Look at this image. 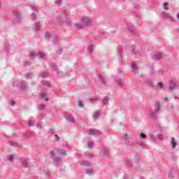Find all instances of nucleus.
<instances>
[{
    "instance_id": "nucleus-24",
    "label": "nucleus",
    "mask_w": 179,
    "mask_h": 179,
    "mask_svg": "<svg viewBox=\"0 0 179 179\" xmlns=\"http://www.w3.org/2000/svg\"><path fill=\"white\" fill-rule=\"evenodd\" d=\"M61 160H62V159H61V158H57L55 159V162H56V163H59V162H61Z\"/></svg>"
},
{
    "instance_id": "nucleus-31",
    "label": "nucleus",
    "mask_w": 179,
    "mask_h": 179,
    "mask_svg": "<svg viewBox=\"0 0 179 179\" xmlns=\"http://www.w3.org/2000/svg\"><path fill=\"white\" fill-rule=\"evenodd\" d=\"M12 106H15V101H12Z\"/></svg>"
},
{
    "instance_id": "nucleus-19",
    "label": "nucleus",
    "mask_w": 179,
    "mask_h": 179,
    "mask_svg": "<svg viewBox=\"0 0 179 179\" xmlns=\"http://www.w3.org/2000/svg\"><path fill=\"white\" fill-rule=\"evenodd\" d=\"M39 108H40L41 110H44V108H45V106H44V105H40V106H39Z\"/></svg>"
},
{
    "instance_id": "nucleus-35",
    "label": "nucleus",
    "mask_w": 179,
    "mask_h": 179,
    "mask_svg": "<svg viewBox=\"0 0 179 179\" xmlns=\"http://www.w3.org/2000/svg\"><path fill=\"white\" fill-rule=\"evenodd\" d=\"M31 55H33V53H31Z\"/></svg>"
},
{
    "instance_id": "nucleus-29",
    "label": "nucleus",
    "mask_w": 179,
    "mask_h": 179,
    "mask_svg": "<svg viewBox=\"0 0 179 179\" xmlns=\"http://www.w3.org/2000/svg\"><path fill=\"white\" fill-rule=\"evenodd\" d=\"M72 122H73V121H75V120L73 119V117H71V118L69 119Z\"/></svg>"
},
{
    "instance_id": "nucleus-26",
    "label": "nucleus",
    "mask_w": 179,
    "mask_h": 179,
    "mask_svg": "<svg viewBox=\"0 0 179 179\" xmlns=\"http://www.w3.org/2000/svg\"><path fill=\"white\" fill-rule=\"evenodd\" d=\"M88 148H93V143H88Z\"/></svg>"
},
{
    "instance_id": "nucleus-34",
    "label": "nucleus",
    "mask_w": 179,
    "mask_h": 179,
    "mask_svg": "<svg viewBox=\"0 0 179 179\" xmlns=\"http://www.w3.org/2000/svg\"><path fill=\"white\" fill-rule=\"evenodd\" d=\"M50 153H51V155H52V154H53V152H50Z\"/></svg>"
},
{
    "instance_id": "nucleus-6",
    "label": "nucleus",
    "mask_w": 179,
    "mask_h": 179,
    "mask_svg": "<svg viewBox=\"0 0 179 179\" xmlns=\"http://www.w3.org/2000/svg\"><path fill=\"white\" fill-rule=\"evenodd\" d=\"M170 89H176V83H174L173 81H171Z\"/></svg>"
},
{
    "instance_id": "nucleus-17",
    "label": "nucleus",
    "mask_w": 179,
    "mask_h": 179,
    "mask_svg": "<svg viewBox=\"0 0 179 179\" xmlns=\"http://www.w3.org/2000/svg\"><path fill=\"white\" fill-rule=\"evenodd\" d=\"M157 86H158L160 89H163V83H157Z\"/></svg>"
},
{
    "instance_id": "nucleus-14",
    "label": "nucleus",
    "mask_w": 179,
    "mask_h": 179,
    "mask_svg": "<svg viewBox=\"0 0 179 179\" xmlns=\"http://www.w3.org/2000/svg\"><path fill=\"white\" fill-rule=\"evenodd\" d=\"M167 6H169V3H165L164 4V8L165 10H168L169 8H168Z\"/></svg>"
},
{
    "instance_id": "nucleus-10",
    "label": "nucleus",
    "mask_w": 179,
    "mask_h": 179,
    "mask_svg": "<svg viewBox=\"0 0 179 179\" xmlns=\"http://www.w3.org/2000/svg\"><path fill=\"white\" fill-rule=\"evenodd\" d=\"M82 166H89V163L86 161H83L81 162Z\"/></svg>"
},
{
    "instance_id": "nucleus-1",
    "label": "nucleus",
    "mask_w": 179,
    "mask_h": 179,
    "mask_svg": "<svg viewBox=\"0 0 179 179\" xmlns=\"http://www.w3.org/2000/svg\"><path fill=\"white\" fill-rule=\"evenodd\" d=\"M82 22L85 26H90L92 24V20L88 17H83Z\"/></svg>"
},
{
    "instance_id": "nucleus-27",
    "label": "nucleus",
    "mask_w": 179,
    "mask_h": 179,
    "mask_svg": "<svg viewBox=\"0 0 179 179\" xmlns=\"http://www.w3.org/2000/svg\"><path fill=\"white\" fill-rule=\"evenodd\" d=\"M88 174H90V173H93V169H90L87 171Z\"/></svg>"
},
{
    "instance_id": "nucleus-22",
    "label": "nucleus",
    "mask_w": 179,
    "mask_h": 179,
    "mask_svg": "<svg viewBox=\"0 0 179 179\" xmlns=\"http://www.w3.org/2000/svg\"><path fill=\"white\" fill-rule=\"evenodd\" d=\"M103 103H108V98H105V99L103 100Z\"/></svg>"
},
{
    "instance_id": "nucleus-4",
    "label": "nucleus",
    "mask_w": 179,
    "mask_h": 179,
    "mask_svg": "<svg viewBox=\"0 0 179 179\" xmlns=\"http://www.w3.org/2000/svg\"><path fill=\"white\" fill-rule=\"evenodd\" d=\"M57 155H63L64 156H66V151H65L64 149H59L57 151Z\"/></svg>"
},
{
    "instance_id": "nucleus-3",
    "label": "nucleus",
    "mask_w": 179,
    "mask_h": 179,
    "mask_svg": "<svg viewBox=\"0 0 179 179\" xmlns=\"http://www.w3.org/2000/svg\"><path fill=\"white\" fill-rule=\"evenodd\" d=\"M62 23L66 26H71V23H72V21L70 19L67 18Z\"/></svg>"
},
{
    "instance_id": "nucleus-2",
    "label": "nucleus",
    "mask_w": 179,
    "mask_h": 179,
    "mask_svg": "<svg viewBox=\"0 0 179 179\" xmlns=\"http://www.w3.org/2000/svg\"><path fill=\"white\" fill-rule=\"evenodd\" d=\"M40 96H41V99H43L45 101H49L48 97H47V93H45V92L41 93Z\"/></svg>"
},
{
    "instance_id": "nucleus-21",
    "label": "nucleus",
    "mask_w": 179,
    "mask_h": 179,
    "mask_svg": "<svg viewBox=\"0 0 179 179\" xmlns=\"http://www.w3.org/2000/svg\"><path fill=\"white\" fill-rule=\"evenodd\" d=\"M79 107H82L83 106V101H80L79 103H78Z\"/></svg>"
},
{
    "instance_id": "nucleus-25",
    "label": "nucleus",
    "mask_w": 179,
    "mask_h": 179,
    "mask_svg": "<svg viewBox=\"0 0 179 179\" xmlns=\"http://www.w3.org/2000/svg\"><path fill=\"white\" fill-rule=\"evenodd\" d=\"M158 139H163V135L159 134L158 135Z\"/></svg>"
},
{
    "instance_id": "nucleus-16",
    "label": "nucleus",
    "mask_w": 179,
    "mask_h": 179,
    "mask_svg": "<svg viewBox=\"0 0 179 179\" xmlns=\"http://www.w3.org/2000/svg\"><path fill=\"white\" fill-rule=\"evenodd\" d=\"M140 136H141V138H142L143 139H145V138H146L145 134H143V133H141Z\"/></svg>"
},
{
    "instance_id": "nucleus-30",
    "label": "nucleus",
    "mask_w": 179,
    "mask_h": 179,
    "mask_svg": "<svg viewBox=\"0 0 179 179\" xmlns=\"http://www.w3.org/2000/svg\"><path fill=\"white\" fill-rule=\"evenodd\" d=\"M55 138H57V141H58V139H59V137L57 135H55Z\"/></svg>"
},
{
    "instance_id": "nucleus-13",
    "label": "nucleus",
    "mask_w": 179,
    "mask_h": 179,
    "mask_svg": "<svg viewBox=\"0 0 179 179\" xmlns=\"http://www.w3.org/2000/svg\"><path fill=\"white\" fill-rule=\"evenodd\" d=\"M40 29V24L36 23L35 24V30H38Z\"/></svg>"
},
{
    "instance_id": "nucleus-11",
    "label": "nucleus",
    "mask_w": 179,
    "mask_h": 179,
    "mask_svg": "<svg viewBox=\"0 0 179 179\" xmlns=\"http://www.w3.org/2000/svg\"><path fill=\"white\" fill-rule=\"evenodd\" d=\"M155 108V111H159V110H160V106H159V104H156Z\"/></svg>"
},
{
    "instance_id": "nucleus-5",
    "label": "nucleus",
    "mask_w": 179,
    "mask_h": 179,
    "mask_svg": "<svg viewBox=\"0 0 179 179\" xmlns=\"http://www.w3.org/2000/svg\"><path fill=\"white\" fill-rule=\"evenodd\" d=\"M171 143L173 149L176 148V146H177V142H176V139L174 138H171Z\"/></svg>"
},
{
    "instance_id": "nucleus-12",
    "label": "nucleus",
    "mask_w": 179,
    "mask_h": 179,
    "mask_svg": "<svg viewBox=\"0 0 179 179\" xmlns=\"http://www.w3.org/2000/svg\"><path fill=\"white\" fill-rule=\"evenodd\" d=\"M34 125V122L33 120H29V127H33Z\"/></svg>"
},
{
    "instance_id": "nucleus-15",
    "label": "nucleus",
    "mask_w": 179,
    "mask_h": 179,
    "mask_svg": "<svg viewBox=\"0 0 179 179\" xmlns=\"http://www.w3.org/2000/svg\"><path fill=\"white\" fill-rule=\"evenodd\" d=\"M157 57L158 58H162V57H163V53H162V52L157 53Z\"/></svg>"
},
{
    "instance_id": "nucleus-20",
    "label": "nucleus",
    "mask_w": 179,
    "mask_h": 179,
    "mask_svg": "<svg viewBox=\"0 0 179 179\" xmlns=\"http://www.w3.org/2000/svg\"><path fill=\"white\" fill-rule=\"evenodd\" d=\"M88 51L90 52H92V51H93V46H90L89 48H88Z\"/></svg>"
},
{
    "instance_id": "nucleus-28",
    "label": "nucleus",
    "mask_w": 179,
    "mask_h": 179,
    "mask_svg": "<svg viewBox=\"0 0 179 179\" xmlns=\"http://www.w3.org/2000/svg\"><path fill=\"white\" fill-rule=\"evenodd\" d=\"M45 36L46 37H51V34H50V33H46Z\"/></svg>"
},
{
    "instance_id": "nucleus-36",
    "label": "nucleus",
    "mask_w": 179,
    "mask_h": 179,
    "mask_svg": "<svg viewBox=\"0 0 179 179\" xmlns=\"http://www.w3.org/2000/svg\"><path fill=\"white\" fill-rule=\"evenodd\" d=\"M57 1H61V0H57Z\"/></svg>"
},
{
    "instance_id": "nucleus-7",
    "label": "nucleus",
    "mask_w": 179,
    "mask_h": 179,
    "mask_svg": "<svg viewBox=\"0 0 179 179\" xmlns=\"http://www.w3.org/2000/svg\"><path fill=\"white\" fill-rule=\"evenodd\" d=\"M75 27H76V29H80L83 28V26H82V24H76Z\"/></svg>"
},
{
    "instance_id": "nucleus-33",
    "label": "nucleus",
    "mask_w": 179,
    "mask_h": 179,
    "mask_svg": "<svg viewBox=\"0 0 179 179\" xmlns=\"http://www.w3.org/2000/svg\"><path fill=\"white\" fill-rule=\"evenodd\" d=\"M178 19H179V14H178Z\"/></svg>"
},
{
    "instance_id": "nucleus-23",
    "label": "nucleus",
    "mask_w": 179,
    "mask_h": 179,
    "mask_svg": "<svg viewBox=\"0 0 179 179\" xmlns=\"http://www.w3.org/2000/svg\"><path fill=\"white\" fill-rule=\"evenodd\" d=\"M93 117H94V118H97V117H99V114L98 113H94Z\"/></svg>"
},
{
    "instance_id": "nucleus-32",
    "label": "nucleus",
    "mask_w": 179,
    "mask_h": 179,
    "mask_svg": "<svg viewBox=\"0 0 179 179\" xmlns=\"http://www.w3.org/2000/svg\"><path fill=\"white\" fill-rule=\"evenodd\" d=\"M169 177H174V176H173L172 174H169Z\"/></svg>"
},
{
    "instance_id": "nucleus-8",
    "label": "nucleus",
    "mask_w": 179,
    "mask_h": 179,
    "mask_svg": "<svg viewBox=\"0 0 179 179\" xmlns=\"http://www.w3.org/2000/svg\"><path fill=\"white\" fill-rule=\"evenodd\" d=\"M90 135H94L95 134H97V131L94 129H92L90 131Z\"/></svg>"
},
{
    "instance_id": "nucleus-18",
    "label": "nucleus",
    "mask_w": 179,
    "mask_h": 179,
    "mask_svg": "<svg viewBox=\"0 0 179 179\" xmlns=\"http://www.w3.org/2000/svg\"><path fill=\"white\" fill-rule=\"evenodd\" d=\"M132 68L134 71H136V69H138V66H136V64H132Z\"/></svg>"
},
{
    "instance_id": "nucleus-9",
    "label": "nucleus",
    "mask_w": 179,
    "mask_h": 179,
    "mask_svg": "<svg viewBox=\"0 0 179 179\" xmlns=\"http://www.w3.org/2000/svg\"><path fill=\"white\" fill-rule=\"evenodd\" d=\"M14 159H15V157H13V155H9L8 156V160L10 162H13Z\"/></svg>"
}]
</instances>
